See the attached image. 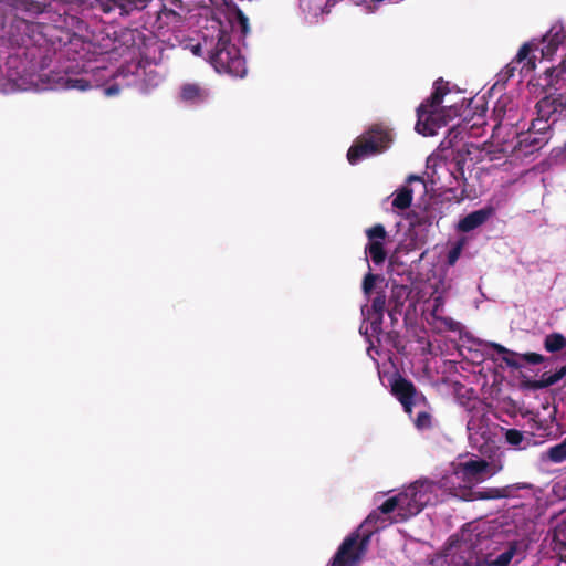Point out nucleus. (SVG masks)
<instances>
[{
  "instance_id": "obj_39",
  "label": "nucleus",
  "mask_w": 566,
  "mask_h": 566,
  "mask_svg": "<svg viewBox=\"0 0 566 566\" xmlns=\"http://www.w3.org/2000/svg\"><path fill=\"white\" fill-rule=\"evenodd\" d=\"M239 18H240V22H241L243 31H245V29L248 27V18L244 17L241 12L239 14Z\"/></svg>"
},
{
  "instance_id": "obj_24",
  "label": "nucleus",
  "mask_w": 566,
  "mask_h": 566,
  "mask_svg": "<svg viewBox=\"0 0 566 566\" xmlns=\"http://www.w3.org/2000/svg\"><path fill=\"white\" fill-rule=\"evenodd\" d=\"M516 553V544H511L506 551L501 553L494 560L495 566H507Z\"/></svg>"
},
{
  "instance_id": "obj_25",
  "label": "nucleus",
  "mask_w": 566,
  "mask_h": 566,
  "mask_svg": "<svg viewBox=\"0 0 566 566\" xmlns=\"http://www.w3.org/2000/svg\"><path fill=\"white\" fill-rule=\"evenodd\" d=\"M386 308V295L384 292H378L371 302V307L367 308V313L384 314Z\"/></svg>"
},
{
  "instance_id": "obj_29",
  "label": "nucleus",
  "mask_w": 566,
  "mask_h": 566,
  "mask_svg": "<svg viewBox=\"0 0 566 566\" xmlns=\"http://www.w3.org/2000/svg\"><path fill=\"white\" fill-rule=\"evenodd\" d=\"M380 276L378 274H374L371 272H368L365 276H364V280H363V285H361V289H363V292L364 294L369 297L374 287H375V284H376V281L379 279Z\"/></svg>"
},
{
  "instance_id": "obj_8",
  "label": "nucleus",
  "mask_w": 566,
  "mask_h": 566,
  "mask_svg": "<svg viewBox=\"0 0 566 566\" xmlns=\"http://www.w3.org/2000/svg\"><path fill=\"white\" fill-rule=\"evenodd\" d=\"M390 386L391 394L399 402H407L409 399H421L422 402L427 401L424 395L417 390L415 384L401 375H397L391 380Z\"/></svg>"
},
{
  "instance_id": "obj_45",
  "label": "nucleus",
  "mask_w": 566,
  "mask_h": 566,
  "mask_svg": "<svg viewBox=\"0 0 566 566\" xmlns=\"http://www.w3.org/2000/svg\"><path fill=\"white\" fill-rule=\"evenodd\" d=\"M22 24H24L25 28L29 29V25H28V23L25 21H22Z\"/></svg>"
},
{
  "instance_id": "obj_4",
  "label": "nucleus",
  "mask_w": 566,
  "mask_h": 566,
  "mask_svg": "<svg viewBox=\"0 0 566 566\" xmlns=\"http://www.w3.org/2000/svg\"><path fill=\"white\" fill-rule=\"evenodd\" d=\"M392 143V133L389 128L375 124L355 139L347 151V160L356 165L360 160L380 154Z\"/></svg>"
},
{
  "instance_id": "obj_36",
  "label": "nucleus",
  "mask_w": 566,
  "mask_h": 566,
  "mask_svg": "<svg viewBox=\"0 0 566 566\" xmlns=\"http://www.w3.org/2000/svg\"><path fill=\"white\" fill-rule=\"evenodd\" d=\"M443 323L448 327V329L452 332H455L459 327V323L453 321L452 318H444Z\"/></svg>"
},
{
  "instance_id": "obj_12",
  "label": "nucleus",
  "mask_w": 566,
  "mask_h": 566,
  "mask_svg": "<svg viewBox=\"0 0 566 566\" xmlns=\"http://www.w3.org/2000/svg\"><path fill=\"white\" fill-rule=\"evenodd\" d=\"M530 488H532V485L528 483H514L503 488H488L476 492V497L479 500L509 499L514 497L517 491Z\"/></svg>"
},
{
  "instance_id": "obj_5",
  "label": "nucleus",
  "mask_w": 566,
  "mask_h": 566,
  "mask_svg": "<svg viewBox=\"0 0 566 566\" xmlns=\"http://www.w3.org/2000/svg\"><path fill=\"white\" fill-rule=\"evenodd\" d=\"M371 535L373 531L361 536L358 531L348 535L332 558L331 565H344L345 560L358 563L367 549Z\"/></svg>"
},
{
  "instance_id": "obj_30",
  "label": "nucleus",
  "mask_w": 566,
  "mask_h": 566,
  "mask_svg": "<svg viewBox=\"0 0 566 566\" xmlns=\"http://www.w3.org/2000/svg\"><path fill=\"white\" fill-rule=\"evenodd\" d=\"M467 129V126L462 127L461 125L452 127L446 139L441 143V146L443 148H450L453 146L455 139L459 137V135L462 133V130Z\"/></svg>"
},
{
  "instance_id": "obj_3",
  "label": "nucleus",
  "mask_w": 566,
  "mask_h": 566,
  "mask_svg": "<svg viewBox=\"0 0 566 566\" xmlns=\"http://www.w3.org/2000/svg\"><path fill=\"white\" fill-rule=\"evenodd\" d=\"M432 483L416 482L403 492L387 499L379 510L384 514L397 511V521H407L411 516L419 514L430 500L428 494Z\"/></svg>"
},
{
  "instance_id": "obj_31",
  "label": "nucleus",
  "mask_w": 566,
  "mask_h": 566,
  "mask_svg": "<svg viewBox=\"0 0 566 566\" xmlns=\"http://www.w3.org/2000/svg\"><path fill=\"white\" fill-rule=\"evenodd\" d=\"M524 440V434L517 429H507L505 432V441L514 447L520 446Z\"/></svg>"
},
{
  "instance_id": "obj_20",
  "label": "nucleus",
  "mask_w": 566,
  "mask_h": 566,
  "mask_svg": "<svg viewBox=\"0 0 566 566\" xmlns=\"http://www.w3.org/2000/svg\"><path fill=\"white\" fill-rule=\"evenodd\" d=\"M490 347L493 348L497 354L502 355V360L509 367H512V368H515V369L521 368V364L515 358L516 356H518L516 353L507 349L506 347H504L503 345L497 344V343H491Z\"/></svg>"
},
{
  "instance_id": "obj_33",
  "label": "nucleus",
  "mask_w": 566,
  "mask_h": 566,
  "mask_svg": "<svg viewBox=\"0 0 566 566\" xmlns=\"http://www.w3.org/2000/svg\"><path fill=\"white\" fill-rule=\"evenodd\" d=\"M520 358L527 364L538 365L545 361V357L537 353H525L520 355Z\"/></svg>"
},
{
  "instance_id": "obj_1",
  "label": "nucleus",
  "mask_w": 566,
  "mask_h": 566,
  "mask_svg": "<svg viewBox=\"0 0 566 566\" xmlns=\"http://www.w3.org/2000/svg\"><path fill=\"white\" fill-rule=\"evenodd\" d=\"M451 93L450 83L442 77L433 83V92L417 108L416 129L424 136H433L437 130L460 116L463 103L442 106L444 97Z\"/></svg>"
},
{
  "instance_id": "obj_22",
  "label": "nucleus",
  "mask_w": 566,
  "mask_h": 566,
  "mask_svg": "<svg viewBox=\"0 0 566 566\" xmlns=\"http://www.w3.org/2000/svg\"><path fill=\"white\" fill-rule=\"evenodd\" d=\"M546 459L553 463L566 461V438L560 443L551 447L546 451Z\"/></svg>"
},
{
  "instance_id": "obj_23",
  "label": "nucleus",
  "mask_w": 566,
  "mask_h": 566,
  "mask_svg": "<svg viewBox=\"0 0 566 566\" xmlns=\"http://www.w3.org/2000/svg\"><path fill=\"white\" fill-rule=\"evenodd\" d=\"M381 512L380 510L378 509L377 511H373L368 514V516L365 518V521L363 522V524L360 525V528H366L367 530V533H369V531H373V533L375 531L378 530V524L379 522L384 523L385 520L381 517Z\"/></svg>"
},
{
  "instance_id": "obj_15",
  "label": "nucleus",
  "mask_w": 566,
  "mask_h": 566,
  "mask_svg": "<svg viewBox=\"0 0 566 566\" xmlns=\"http://www.w3.org/2000/svg\"><path fill=\"white\" fill-rule=\"evenodd\" d=\"M554 374L543 373L539 379H524L522 387L530 390H539L557 384Z\"/></svg>"
},
{
  "instance_id": "obj_34",
  "label": "nucleus",
  "mask_w": 566,
  "mask_h": 566,
  "mask_svg": "<svg viewBox=\"0 0 566 566\" xmlns=\"http://www.w3.org/2000/svg\"><path fill=\"white\" fill-rule=\"evenodd\" d=\"M461 249V244H458L448 252V264L453 265L458 261Z\"/></svg>"
},
{
  "instance_id": "obj_43",
  "label": "nucleus",
  "mask_w": 566,
  "mask_h": 566,
  "mask_svg": "<svg viewBox=\"0 0 566 566\" xmlns=\"http://www.w3.org/2000/svg\"><path fill=\"white\" fill-rule=\"evenodd\" d=\"M106 92H107V94H108V95H111V94H113V93L117 92V88H116V87H114V86H111V87H108V88L106 90Z\"/></svg>"
},
{
  "instance_id": "obj_13",
  "label": "nucleus",
  "mask_w": 566,
  "mask_h": 566,
  "mask_svg": "<svg viewBox=\"0 0 566 566\" xmlns=\"http://www.w3.org/2000/svg\"><path fill=\"white\" fill-rule=\"evenodd\" d=\"M411 290L405 284H394L388 300V314L390 317L401 314L402 307L409 298Z\"/></svg>"
},
{
  "instance_id": "obj_2",
  "label": "nucleus",
  "mask_w": 566,
  "mask_h": 566,
  "mask_svg": "<svg viewBox=\"0 0 566 566\" xmlns=\"http://www.w3.org/2000/svg\"><path fill=\"white\" fill-rule=\"evenodd\" d=\"M203 50L208 53L209 61L218 73L235 77L245 75V61L240 50L231 42V35L227 30L217 28L216 34L205 36L202 43H197L191 48V52L197 56H202Z\"/></svg>"
},
{
  "instance_id": "obj_42",
  "label": "nucleus",
  "mask_w": 566,
  "mask_h": 566,
  "mask_svg": "<svg viewBox=\"0 0 566 566\" xmlns=\"http://www.w3.org/2000/svg\"><path fill=\"white\" fill-rule=\"evenodd\" d=\"M328 566H357V563L345 560L344 565H331L329 563Z\"/></svg>"
},
{
  "instance_id": "obj_7",
  "label": "nucleus",
  "mask_w": 566,
  "mask_h": 566,
  "mask_svg": "<svg viewBox=\"0 0 566 566\" xmlns=\"http://www.w3.org/2000/svg\"><path fill=\"white\" fill-rule=\"evenodd\" d=\"M368 243L365 248V253L369 254L371 261L378 265L384 263L387 258V252L384 247V240L387 237L386 229L382 224L377 223L366 231Z\"/></svg>"
},
{
  "instance_id": "obj_35",
  "label": "nucleus",
  "mask_w": 566,
  "mask_h": 566,
  "mask_svg": "<svg viewBox=\"0 0 566 566\" xmlns=\"http://www.w3.org/2000/svg\"><path fill=\"white\" fill-rule=\"evenodd\" d=\"M422 402L421 399H409L407 402H400L406 413L411 416L413 406Z\"/></svg>"
},
{
  "instance_id": "obj_6",
  "label": "nucleus",
  "mask_w": 566,
  "mask_h": 566,
  "mask_svg": "<svg viewBox=\"0 0 566 566\" xmlns=\"http://www.w3.org/2000/svg\"><path fill=\"white\" fill-rule=\"evenodd\" d=\"M516 105L509 96H501L494 105L493 116L496 124L493 128L492 137L500 139L501 132L505 127L513 128L516 124Z\"/></svg>"
},
{
  "instance_id": "obj_17",
  "label": "nucleus",
  "mask_w": 566,
  "mask_h": 566,
  "mask_svg": "<svg viewBox=\"0 0 566 566\" xmlns=\"http://www.w3.org/2000/svg\"><path fill=\"white\" fill-rule=\"evenodd\" d=\"M142 40L143 34L136 29H123L117 36V41L127 49L137 46Z\"/></svg>"
},
{
  "instance_id": "obj_9",
  "label": "nucleus",
  "mask_w": 566,
  "mask_h": 566,
  "mask_svg": "<svg viewBox=\"0 0 566 566\" xmlns=\"http://www.w3.org/2000/svg\"><path fill=\"white\" fill-rule=\"evenodd\" d=\"M495 213V209L492 206H486L482 209L472 211L460 219L458 223V230L460 232H470L479 227L483 226L490 218Z\"/></svg>"
},
{
  "instance_id": "obj_46",
  "label": "nucleus",
  "mask_w": 566,
  "mask_h": 566,
  "mask_svg": "<svg viewBox=\"0 0 566 566\" xmlns=\"http://www.w3.org/2000/svg\"><path fill=\"white\" fill-rule=\"evenodd\" d=\"M392 322L396 321V315H394L392 317H390Z\"/></svg>"
},
{
  "instance_id": "obj_16",
  "label": "nucleus",
  "mask_w": 566,
  "mask_h": 566,
  "mask_svg": "<svg viewBox=\"0 0 566 566\" xmlns=\"http://www.w3.org/2000/svg\"><path fill=\"white\" fill-rule=\"evenodd\" d=\"M533 51V44L527 42L524 43L517 54L516 57L513 60V63H523V69H526L527 72H531L535 69V56H530V53Z\"/></svg>"
},
{
  "instance_id": "obj_21",
  "label": "nucleus",
  "mask_w": 566,
  "mask_h": 566,
  "mask_svg": "<svg viewBox=\"0 0 566 566\" xmlns=\"http://www.w3.org/2000/svg\"><path fill=\"white\" fill-rule=\"evenodd\" d=\"M149 0H114V4L119 9L120 14H129L134 10H143L147 7Z\"/></svg>"
},
{
  "instance_id": "obj_32",
  "label": "nucleus",
  "mask_w": 566,
  "mask_h": 566,
  "mask_svg": "<svg viewBox=\"0 0 566 566\" xmlns=\"http://www.w3.org/2000/svg\"><path fill=\"white\" fill-rule=\"evenodd\" d=\"M66 88L86 91L91 87L90 81L85 78H72L69 77L65 82Z\"/></svg>"
},
{
  "instance_id": "obj_11",
  "label": "nucleus",
  "mask_w": 566,
  "mask_h": 566,
  "mask_svg": "<svg viewBox=\"0 0 566 566\" xmlns=\"http://www.w3.org/2000/svg\"><path fill=\"white\" fill-rule=\"evenodd\" d=\"M490 464L484 459L469 460L458 464L457 473L462 474V479L467 482L482 481L488 472Z\"/></svg>"
},
{
  "instance_id": "obj_44",
  "label": "nucleus",
  "mask_w": 566,
  "mask_h": 566,
  "mask_svg": "<svg viewBox=\"0 0 566 566\" xmlns=\"http://www.w3.org/2000/svg\"><path fill=\"white\" fill-rule=\"evenodd\" d=\"M359 332L360 333H367V329L365 332H363V325L359 327Z\"/></svg>"
},
{
  "instance_id": "obj_40",
  "label": "nucleus",
  "mask_w": 566,
  "mask_h": 566,
  "mask_svg": "<svg viewBox=\"0 0 566 566\" xmlns=\"http://www.w3.org/2000/svg\"><path fill=\"white\" fill-rule=\"evenodd\" d=\"M515 64H516V63H513V61H512V62L506 66L509 76H512V75H513V72H514V70H515V67H516V66H515Z\"/></svg>"
},
{
  "instance_id": "obj_14",
  "label": "nucleus",
  "mask_w": 566,
  "mask_h": 566,
  "mask_svg": "<svg viewBox=\"0 0 566 566\" xmlns=\"http://www.w3.org/2000/svg\"><path fill=\"white\" fill-rule=\"evenodd\" d=\"M209 96V92L196 83H186L180 88V98L185 103L200 104Z\"/></svg>"
},
{
  "instance_id": "obj_38",
  "label": "nucleus",
  "mask_w": 566,
  "mask_h": 566,
  "mask_svg": "<svg viewBox=\"0 0 566 566\" xmlns=\"http://www.w3.org/2000/svg\"><path fill=\"white\" fill-rule=\"evenodd\" d=\"M554 376L557 379V381L562 380L566 376V365L556 370L554 373Z\"/></svg>"
},
{
  "instance_id": "obj_41",
  "label": "nucleus",
  "mask_w": 566,
  "mask_h": 566,
  "mask_svg": "<svg viewBox=\"0 0 566 566\" xmlns=\"http://www.w3.org/2000/svg\"><path fill=\"white\" fill-rule=\"evenodd\" d=\"M408 181L411 182V181H420V182H423L422 178L419 177V176H415V175H411L408 177Z\"/></svg>"
},
{
  "instance_id": "obj_18",
  "label": "nucleus",
  "mask_w": 566,
  "mask_h": 566,
  "mask_svg": "<svg viewBox=\"0 0 566 566\" xmlns=\"http://www.w3.org/2000/svg\"><path fill=\"white\" fill-rule=\"evenodd\" d=\"M544 348L548 353H557L566 348V337L560 333H551L544 339Z\"/></svg>"
},
{
  "instance_id": "obj_19",
  "label": "nucleus",
  "mask_w": 566,
  "mask_h": 566,
  "mask_svg": "<svg viewBox=\"0 0 566 566\" xmlns=\"http://www.w3.org/2000/svg\"><path fill=\"white\" fill-rule=\"evenodd\" d=\"M412 202V189L407 186L401 187L397 190L396 196L392 200V207L405 210L411 206Z\"/></svg>"
},
{
  "instance_id": "obj_28",
  "label": "nucleus",
  "mask_w": 566,
  "mask_h": 566,
  "mask_svg": "<svg viewBox=\"0 0 566 566\" xmlns=\"http://www.w3.org/2000/svg\"><path fill=\"white\" fill-rule=\"evenodd\" d=\"M415 426L419 430L430 429L432 427V416L427 411H420L415 419Z\"/></svg>"
},
{
  "instance_id": "obj_27",
  "label": "nucleus",
  "mask_w": 566,
  "mask_h": 566,
  "mask_svg": "<svg viewBox=\"0 0 566 566\" xmlns=\"http://www.w3.org/2000/svg\"><path fill=\"white\" fill-rule=\"evenodd\" d=\"M564 547H566V530L556 528L552 539V548L557 553L559 548Z\"/></svg>"
},
{
  "instance_id": "obj_37",
  "label": "nucleus",
  "mask_w": 566,
  "mask_h": 566,
  "mask_svg": "<svg viewBox=\"0 0 566 566\" xmlns=\"http://www.w3.org/2000/svg\"><path fill=\"white\" fill-rule=\"evenodd\" d=\"M399 337V333L396 331H391L387 334L388 340H390L394 344V347L398 349L397 339Z\"/></svg>"
},
{
  "instance_id": "obj_26",
  "label": "nucleus",
  "mask_w": 566,
  "mask_h": 566,
  "mask_svg": "<svg viewBox=\"0 0 566 566\" xmlns=\"http://www.w3.org/2000/svg\"><path fill=\"white\" fill-rule=\"evenodd\" d=\"M367 315H368V321L370 323L371 333L377 336L380 335L382 333L384 314L367 313Z\"/></svg>"
},
{
  "instance_id": "obj_10",
  "label": "nucleus",
  "mask_w": 566,
  "mask_h": 566,
  "mask_svg": "<svg viewBox=\"0 0 566 566\" xmlns=\"http://www.w3.org/2000/svg\"><path fill=\"white\" fill-rule=\"evenodd\" d=\"M566 42V29L562 24H554L543 36L545 45L541 49L542 57L551 59L559 45Z\"/></svg>"
}]
</instances>
